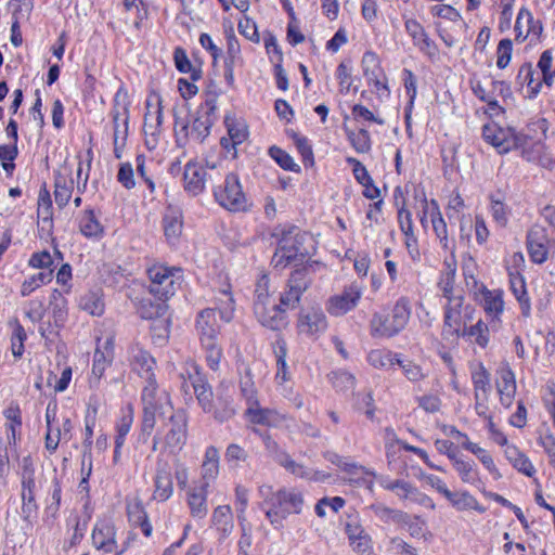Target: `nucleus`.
I'll return each instance as SVG.
<instances>
[{"mask_svg": "<svg viewBox=\"0 0 555 555\" xmlns=\"http://www.w3.org/2000/svg\"><path fill=\"white\" fill-rule=\"evenodd\" d=\"M309 257L306 263H309ZM312 282L310 266L306 264L295 269L284 293L280 296V304H262V313L258 311V305H254V313L260 324L273 331H279L286 324V309L297 308L301 301L309 302L305 293Z\"/></svg>", "mask_w": 555, "mask_h": 555, "instance_id": "f257e3e1", "label": "nucleus"}, {"mask_svg": "<svg viewBox=\"0 0 555 555\" xmlns=\"http://www.w3.org/2000/svg\"><path fill=\"white\" fill-rule=\"evenodd\" d=\"M218 96V92L209 93L208 99L196 109L191 122L175 114V137L178 145L184 146L189 142L203 143L206 140L217 120Z\"/></svg>", "mask_w": 555, "mask_h": 555, "instance_id": "f03ea898", "label": "nucleus"}, {"mask_svg": "<svg viewBox=\"0 0 555 555\" xmlns=\"http://www.w3.org/2000/svg\"><path fill=\"white\" fill-rule=\"evenodd\" d=\"M141 400L143 416L140 438L146 442L155 428L156 417H165L173 411V408L169 393L166 390H159L156 380L146 382L142 389Z\"/></svg>", "mask_w": 555, "mask_h": 555, "instance_id": "7ed1b4c3", "label": "nucleus"}, {"mask_svg": "<svg viewBox=\"0 0 555 555\" xmlns=\"http://www.w3.org/2000/svg\"><path fill=\"white\" fill-rule=\"evenodd\" d=\"M259 492L263 499L261 507L274 526L281 525L289 514H298L301 511L304 499L301 493L295 490L280 489L274 492L270 486H262Z\"/></svg>", "mask_w": 555, "mask_h": 555, "instance_id": "20e7f679", "label": "nucleus"}, {"mask_svg": "<svg viewBox=\"0 0 555 555\" xmlns=\"http://www.w3.org/2000/svg\"><path fill=\"white\" fill-rule=\"evenodd\" d=\"M273 236L278 237V247L272 257L274 268H285L287 264L304 261L306 250L302 247L300 231L297 227L276 228Z\"/></svg>", "mask_w": 555, "mask_h": 555, "instance_id": "39448f33", "label": "nucleus"}, {"mask_svg": "<svg viewBox=\"0 0 555 555\" xmlns=\"http://www.w3.org/2000/svg\"><path fill=\"white\" fill-rule=\"evenodd\" d=\"M410 317V300L405 297H401L395 304L390 314H373L370 322L371 334L374 337H392L406 326Z\"/></svg>", "mask_w": 555, "mask_h": 555, "instance_id": "423d86ee", "label": "nucleus"}, {"mask_svg": "<svg viewBox=\"0 0 555 555\" xmlns=\"http://www.w3.org/2000/svg\"><path fill=\"white\" fill-rule=\"evenodd\" d=\"M17 474L21 479V514L24 521L31 524L37 517L38 504L36 502V467L30 455H26L21 460Z\"/></svg>", "mask_w": 555, "mask_h": 555, "instance_id": "0eeeda50", "label": "nucleus"}, {"mask_svg": "<svg viewBox=\"0 0 555 555\" xmlns=\"http://www.w3.org/2000/svg\"><path fill=\"white\" fill-rule=\"evenodd\" d=\"M158 428L163 436V451L169 454H178L186 443L188 417L184 411H172Z\"/></svg>", "mask_w": 555, "mask_h": 555, "instance_id": "6e6552de", "label": "nucleus"}, {"mask_svg": "<svg viewBox=\"0 0 555 555\" xmlns=\"http://www.w3.org/2000/svg\"><path fill=\"white\" fill-rule=\"evenodd\" d=\"M180 269L168 268L162 264H155L147 270L150 279V293L157 299H169L172 297L180 283Z\"/></svg>", "mask_w": 555, "mask_h": 555, "instance_id": "1a4fd4ad", "label": "nucleus"}, {"mask_svg": "<svg viewBox=\"0 0 555 555\" xmlns=\"http://www.w3.org/2000/svg\"><path fill=\"white\" fill-rule=\"evenodd\" d=\"M216 202L230 211H244L247 208V198L243 192L238 177L230 172L224 181L214 189Z\"/></svg>", "mask_w": 555, "mask_h": 555, "instance_id": "9d476101", "label": "nucleus"}, {"mask_svg": "<svg viewBox=\"0 0 555 555\" xmlns=\"http://www.w3.org/2000/svg\"><path fill=\"white\" fill-rule=\"evenodd\" d=\"M482 137L500 154H505L524 144V138L512 128H503L495 122L482 127Z\"/></svg>", "mask_w": 555, "mask_h": 555, "instance_id": "9b49d317", "label": "nucleus"}, {"mask_svg": "<svg viewBox=\"0 0 555 555\" xmlns=\"http://www.w3.org/2000/svg\"><path fill=\"white\" fill-rule=\"evenodd\" d=\"M379 483L385 490L393 492L401 501H409L433 511L436 508L431 498L404 479H390L387 476H380Z\"/></svg>", "mask_w": 555, "mask_h": 555, "instance_id": "f8f14e48", "label": "nucleus"}, {"mask_svg": "<svg viewBox=\"0 0 555 555\" xmlns=\"http://www.w3.org/2000/svg\"><path fill=\"white\" fill-rule=\"evenodd\" d=\"M130 104L127 90L120 87L114 95L109 113L113 119L114 139H127L128 137Z\"/></svg>", "mask_w": 555, "mask_h": 555, "instance_id": "ddd939ff", "label": "nucleus"}, {"mask_svg": "<svg viewBox=\"0 0 555 555\" xmlns=\"http://www.w3.org/2000/svg\"><path fill=\"white\" fill-rule=\"evenodd\" d=\"M552 247L546 229L533 225L527 234V249L532 262L542 264L547 258Z\"/></svg>", "mask_w": 555, "mask_h": 555, "instance_id": "4468645a", "label": "nucleus"}, {"mask_svg": "<svg viewBox=\"0 0 555 555\" xmlns=\"http://www.w3.org/2000/svg\"><path fill=\"white\" fill-rule=\"evenodd\" d=\"M426 214H429L430 216L434 232L437 238L439 240L441 247L444 250L450 251V257L454 256L455 242L454 240H450L448 236L447 223L442 218L438 203L435 199H431L430 203L425 202L424 216L421 218V222L423 225H425Z\"/></svg>", "mask_w": 555, "mask_h": 555, "instance_id": "2eb2a0df", "label": "nucleus"}, {"mask_svg": "<svg viewBox=\"0 0 555 555\" xmlns=\"http://www.w3.org/2000/svg\"><path fill=\"white\" fill-rule=\"evenodd\" d=\"M215 177L207 172L204 166L195 162H189L184 166L183 182L184 190L192 196L202 194L208 180L212 181Z\"/></svg>", "mask_w": 555, "mask_h": 555, "instance_id": "dca6fc26", "label": "nucleus"}, {"mask_svg": "<svg viewBox=\"0 0 555 555\" xmlns=\"http://www.w3.org/2000/svg\"><path fill=\"white\" fill-rule=\"evenodd\" d=\"M361 296V288L357 284H351L341 294L331 297L326 309L332 315H344L358 305Z\"/></svg>", "mask_w": 555, "mask_h": 555, "instance_id": "f3484780", "label": "nucleus"}, {"mask_svg": "<svg viewBox=\"0 0 555 555\" xmlns=\"http://www.w3.org/2000/svg\"><path fill=\"white\" fill-rule=\"evenodd\" d=\"M163 229L166 241L169 245L179 244L183 231V212L173 205H168L163 216Z\"/></svg>", "mask_w": 555, "mask_h": 555, "instance_id": "a211bd4d", "label": "nucleus"}, {"mask_svg": "<svg viewBox=\"0 0 555 555\" xmlns=\"http://www.w3.org/2000/svg\"><path fill=\"white\" fill-rule=\"evenodd\" d=\"M473 308L465 306L464 313L453 309H444V320L442 336L446 339L457 338L461 336L463 327L472 320Z\"/></svg>", "mask_w": 555, "mask_h": 555, "instance_id": "6ab92c4d", "label": "nucleus"}, {"mask_svg": "<svg viewBox=\"0 0 555 555\" xmlns=\"http://www.w3.org/2000/svg\"><path fill=\"white\" fill-rule=\"evenodd\" d=\"M172 493L173 482L170 467L167 462L158 460L154 477L153 499L159 502H165L170 499Z\"/></svg>", "mask_w": 555, "mask_h": 555, "instance_id": "aec40b11", "label": "nucleus"}, {"mask_svg": "<svg viewBox=\"0 0 555 555\" xmlns=\"http://www.w3.org/2000/svg\"><path fill=\"white\" fill-rule=\"evenodd\" d=\"M115 527L107 520H100L94 525L92 531V543L95 548L105 553H113L117 550Z\"/></svg>", "mask_w": 555, "mask_h": 555, "instance_id": "412c9836", "label": "nucleus"}, {"mask_svg": "<svg viewBox=\"0 0 555 555\" xmlns=\"http://www.w3.org/2000/svg\"><path fill=\"white\" fill-rule=\"evenodd\" d=\"M479 301L487 315L491 319L492 326L500 321V317L504 311L503 292L501 289H488L481 287L479 293Z\"/></svg>", "mask_w": 555, "mask_h": 555, "instance_id": "4be33fe9", "label": "nucleus"}, {"mask_svg": "<svg viewBox=\"0 0 555 555\" xmlns=\"http://www.w3.org/2000/svg\"><path fill=\"white\" fill-rule=\"evenodd\" d=\"M345 531L354 552L364 554L372 550V539L357 517H349L345 525Z\"/></svg>", "mask_w": 555, "mask_h": 555, "instance_id": "5701e85b", "label": "nucleus"}, {"mask_svg": "<svg viewBox=\"0 0 555 555\" xmlns=\"http://www.w3.org/2000/svg\"><path fill=\"white\" fill-rule=\"evenodd\" d=\"M404 28L412 38L414 46L417 47L421 52L428 56H435L437 54L435 42L428 37L424 27L416 20H406Z\"/></svg>", "mask_w": 555, "mask_h": 555, "instance_id": "b1692460", "label": "nucleus"}, {"mask_svg": "<svg viewBox=\"0 0 555 555\" xmlns=\"http://www.w3.org/2000/svg\"><path fill=\"white\" fill-rule=\"evenodd\" d=\"M196 330L201 341L218 339L220 326L214 308H206L196 317Z\"/></svg>", "mask_w": 555, "mask_h": 555, "instance_id": "393cba45", "label": "nucleus"}, {"mask_svg": "<svg viewBox=\"0 0 555 555\" xmlns=\"http://www.w3.org/2000/svg\"><path fill=\"white\" fill-rule=\"evenodd\" d=\"M495 387L501 404L508 409L513 404L516 393L515 374L511 369L506 367L499 371Z\"/></svg>", "mask_w": 555, "mask_h": 555, "instance_id": "a878e982", "label": "nucleus"}, {"mask_svg": "<svg viewBox=\"0 0 555 555\" xmlns=\"http://www.w3.org/2000/svg\"><path fill=\"white\" fill-rule=\"evenodd\" d=\"M131 365L132 369L145 379V382L155 380L154 369L155 359L146 350L134 346L131 348Z\"/></svg>", "mask_w": 555, "mask_h": 555, "instance_id": "bb28decb", "label": "nucleus"}, {"mask_svg": "<svg viewBox=\"0 0 555 555\" xmlns=\"http://www.w3.org/2000/svg\"><path fill=\"white\" fill-rule=\"evenodd\" d=\"M211 405L214 410L206 411V413H211L215 420L220 423L229 421L235 415L233 400L229 395L227 387L222 386L217 390V395Z\"/></svg>", "mask_w": 555, "mask_h": 555, "instance_id": "cd10ccee", "label": "nucleus"}, {"mask_svg": "<svg viewBox=\"0 0 555 555\" xmlns=\"http://www.w3.org/2000/svg\"><path fill=\"white\" fill-rule=\"evenodd\" d=\"M492 89L487 91L480 81H472V90L479 100L487 103L492 111L501 109L494 93L499 92L500 95L506 96L509 94V88L503 81H492Z\"/></svg>", "mask_w": 555, "mask_h": 555, "instance_id": "c85d7f7f", "label": "nucleus"}, {"mask_svg": "<svg viewBox=\"0 0 555 555\" xmlns=\"http://www.w3.org/2000/svg\"><path fill=\"white\" fill-rule=\"evenodd\" d=\"M398 221L400 224V229L405 236L404 243L408 253L413 260H416L420 257V250L417 247V238L413 230L412 214L410 212V210L405 209L404 207L400 208L398 210Z\"/></svg>", "mask_w": 555, "mask_h": 555, "instance_id": "c756f323", "label": "nucleus"}, {"mask_svg": "<svg viewBox=\"0 0 555 555\" xmlns=\"http://www.w3.org/2000/svg\"><path fill=\"white\" fill-rule=\"evenodd\" d=\"M78 227L80 233L87 238H101L104 235V227L92 208L79 212Z\"/></svg>", "mask_w": 555, "mask_h": 555, "instance_id": "7c9ffc66", "label": "nucleus"}, {"mask_svg": "<svg viewBox=\"0 0 555 555\" xmlns=\"http://www.w3.org/2000/svg\"><path fill=\"white\" fill-rule=\"evenodd\" d=\"M207 494L208 488L206 482L195 485L188 492V504L193 517L204 518L207 515Z\"/></svg>", "mask_w": 555, "mask_h": 555, "instance_id": "2f4dec72", "label": "nucleus"}, {"mask_svg": "<svg viewBox=\"0 0 555 555\" xmlns=\"http://www.w3.org/2000/svg\"><path fill=\"white\" fill-rule=\"evenodd\" d=\"M459 438H463L462 446L465 450L472 452L477 459L482 463V465L489 470V473L494 477V479H500L502 477L501 473L496 468L494 461L490 453L483 448L479 447L477 443L472 442L465 434H462L459 430H454Z\"/></svg>", "mask_w": 555, "mask_h": 555, "instance_id": "473e14b6", "label": "nucleus"}, {"mask_svg": "<svg viewBox=\"0 0 555 555\" xmlns=\"http://www.w3.org/2000/svg\"><path fill=\"white\" fill-rule=\"evenodd\" d=\"M73 425L69 418H64L62 424L57 423L47 429L46 449L52 454L56 451L61 439L70 440Z\"/></svg>", "mask_w": 555, "mask_h": 555, "instance_id": "72a5a7b5", "label": "nucleus"}, {"mask_svg": "<svg viewBox=\"0 0 555 555\" xmlns=\"http://www.w3.org/2000/svg\"><path fill=\"white\" fill-rule=\"evenodd\" d=\"M511 289L519 302L521 314L528 318L531 312L530 298L527 294L525 278L518 272H509Z\"/></svg>", "mask_w": 555, "mask_h": 555, "instance_id": "f704fd0d", "label": "nucleus"}, {"mask_svg": "<svg viewBox=\"0 0 555 555\" xmlns=\"http://www.w3.org/2000/svg\"><path fill=\"white\" fill-rule=\"evenodd\" d=\"M246 415L248 420L258 425L278 426L284 421V415L272 409H262L258 403L257 406L247 408Z\"/></svg>", "mask_w": 555, "mask_h": 555, "instance_id": "c9c22d12", "label": "nucleus"}, {"mask_svg": "<svg viewBox=\"0 0 555 555\" xmlns=\"http://www.w3.org/2000/svg\"><path fill=\"white\" fill-rule=\"evenodd\" d=\"M219 474V450L210 446L206 449L204 461L201 467V482H206L207 488L210 485L211 480H215L218 477Z\"/></svg>", "mask_w": 555, "mask_h": 555, "instance_id": "e433bc0d", "label": "nucleus"}, {"mask_svg": "<svg viewBox=\"0 0 555 555\" xmlns=\"http://www.w3.org/2000/svg\"><path fill=\"white\" fill-rule=\"evenodd\" d=\"M215 311L218 310L220 319L229 323L234 318L235 301L230 289V285L220 289L215 296Z\"/></svg>", "mask_w": 555, "mask_h": 555, "instance_id": "4c0bfd02", "label": "nucleus"}, {"mask_svg": "<svg viewBox=\"0 0 555 555\" xmlns=\"http://www.w3.org/2000/svg\"><path fill=\"white\" fill-rule=\"evenodd\" d=\"M444 498L452 504V506L455 509H457L460 512L469 511V509H474L478 513L486 512V508L479 504L477 499L467 491H462V492L449 491Z\"/></svg>", "mask_w": 555, "mask_h": 555, "instance_id": "58836bf2", "label": "nucleus"}, {"mask_svg": "<svg viewBox=\"0 0 555 555\" xmlns=\"http://www.w3.org/2000/svg\"><path fill=\"white\" fill-rule=\"evenodd\" d=\"M192 386L203 411L206 413V411L214 410L211 403L216 396L208 383L198 373L192 378Z\"/></svg>", "mask_w": 555, "mask_h": 555, "instance_id": "ea45409f", "label": "nucleus"}, {"mask_svg": "<svg viewBox=\"0 0 555 555\" xmlns=\"http://www.w3.org/2000/svg\"><path fill=\"white\" fill-rule=\"evenodd\" d=\"M167 300L168 299H157L154 301L151 298H142L138 305V313L145 320L160 318L165 315L168 310Z\"/></svg>", "mask_w": 555, "mask_h": 555, "instance_id": "a19ab883", "label": "nucleus"}, {"mask_svg": "<svg viewBox=\"0 0 555 555\" xmlns=\"http://www.w3.org/2000/svg\"><path fill=\"white\" fill-rule=\"evenodd\" d=\"M472 382L474 386V397H478L479 395L490 396V373L482 363H478L473 367Z\"/></svg>", "mask_w": 555, "mask_h": 555, "instance_id": "79ce46f5", "label": "nucleus"}, {"mask_svg": "<svg viewBox=\"0 0 555 555\" xmlns=\"http://www.w3.org/2000/svg\"><path fill=\"white\" fill-rule=\"evenodd\" d=\"M173 62L178 72L182 74H190L193 81H197L202 77V69L192 65L186 51L181 47H176L173 50Z\"/></svg>", "mask_w": 555, "mask_h": 555, "instance_id": "37998d69", "label": "nucleus"}, {"mask_svg": "<svg viewBox=\"0 0 555 555\" xmlns=\"http://www.w3.org/2000/svg\"><path fill=\"white\" fill-rule=\"evenodd\" d=\"M212 524L223 537H228L233 530V515L229 505H220L212 513Z\"/></svg>", "mask_w": 555, "mask_h": 555, "instance_id": "c03bdc74", "label": "nucleus"}, {"mask_svg": "<svg viewBox=\"0 0 555 555\" xmlns=\"http://www.w3.org/2000/svg\"><path fill=\"white\" fill-rule=\"evenodd\" d=\"M452 464L464 483L475 485L479 480V472L473 461L457 456L453 459Z\"/></svg>", "mask_w": 555, "mask_h": 555, "instance_id": "a18cd8bd", "label": "nucleus"}, {"mask_svg": "<svg viewBox=\"0 0 555 555\" xmlns=\"http://www.w3.org/2000/svg\"><path fill=\"white\" fill-rule=\"evenodd\" d=\"M505 455L518 472L525 474L528 477H531L535 473V469L530 460L516 447H507L505 450Z\"/></svg>", "mask_w": 555, "mask_h": 555, "instance_id": "49530a36", "label": "nucleus"}, {"mask_svg": "<svg viewBox=\"0 0 555 555\" xmlns=\"http://www.w3.org/2000/svg\"><path fill=\"white\" fill-rule=\"evenodd\" d=\"M3 415L7 418V438L9 443L16 441V434L22 427V413L17 404L9 405L4 411Z\"/></svg>", "mask_w": 555, "mask_h": 555, "instance_id": "de8ad7c7", "label": "nucleus"}, {"mask_svg": "<svg viewBox=\"0 0 555 555\" xmlns=\"http://www.w3.org/2000/svg\"><path fill=\"white\" fill-rule=\"evenodd\" d=\"M74 181L73 179L67 180L65 177L59 175L54 181V198L55 203L60 208H64L73 194Z\"/></svg>", "mask_w": 555, "mask_h": 555, "instance_id": "09e8293b", "label": "nucleus"}, {"mask_svg": "<svg viewBox=\"0 0 555 555\" xmlns=\"http://www.w3.org/2000/svg\"><path fill=\"white\" fill-rule=\"evenodd\" d=\"M398 354L389 350L374 349L367 354V362L375 369L388 370L397 364Z\"/></svg>", "mask_w": 555, "mask_h": 555, "instance_id": "8fccbe9b", "label": "nucleus"}, {"mask_svg": "<svg viewBox=\"0 0 555 555\" xmlns=\"http://www.w3.org/2000/svg\"><path fill=\"white\" fill-rule=\"evenodd\" d=\"M224 126L227 128L229 140L234 141V144H242L248 138V129L244 121H240L230 115L224 117Z\"/></svg>", "mask_w": 555, "mask_h": 555, "instance_id": "3c124183", "label": "nucleus"}, {"mask_svg": "<svg viewBox=\"0 0 555 555\" xmlns=\"http://www.w3.org/2000/svg\"><path fill=\"white\" fill-rule=\"evenodd\" d=\"M272 293L270 291V279L267 274H262L257 283L255 288V299L254 305H258L259 313H262V304H271L275 300L272 298Z\"/></svg>", "mask_w": 555, "mask_h": 555, "instance_id": "603ef678", "label": "nucleus"}, {"mask_svg": "<svg viewBox=\"0 0 555 555\" xmlns=\"http://www.w3.org/2000/svg\"><path fill=\"white\" fill-rule=\"evenodd\" d=\"M66 299L57 292L54 291L53 300L51 301V317L53 320V326L55 328H61L64 326V323L67 318V308H66Z\"/></svg>", "mask_w": 555, "mask_h": 555, "instance_id": "864d4df0", "label": "nucleus"}, {"mask_svg": "<svg viewBox=\"0 0 555 555\" xmlns=\"http://www.w3.org/2000/svg\"><path fill=\"white\" fill-rule=\"evenodd\" d=\"M79 305L82 310L91 315L100 317L104 312V301L96 292H89L81 296Z\"/></svg>", "mask_w": 555, "mask_h": 555, "instance_id": "5fc2aeb1", "label": "nucleus"}, {"mask_svg": "<svg viewBox=\"0 0 555 555\" xmlns=\"http://www.w3.org/2000/svg\"><path fill=\"white\" fill-rule=\"evenodd\" d=\"M53 271L47 270L39 272L37 274L31 275L26 279L21 287V295L23 297L29 296L34 291H36L41 285L48 284L52 281Z\"/></svg>", "mask_w": 555, "mask_h": 555, "instance_id": "6e6d98bb", "label": "nucleus"}, {"mask_svg": "<svg viewBox=\"0 0 555 555\" xmlns=\"http://www.w3.org/2000/svg\"><path fill=\"white\" fill-rule=\"evenodd\" d=\"M345 500L340 496L323 498L314 506V512L320 517L337 514L345 505Z\"/></svg>", "mask_w": 555, "mask_h": 555, "instance_id": "4d7b16f0", "label": "nucleus"}, {"mask_svg": "<svg viewBox=\"0 0 555 555\" xmlns=\"http://www.w3.org/2000/svg\"><path fill=\"white\" fill-rule=\"evenodd\" d=\"M201 345L205 350L208 366L214 371L218 370L223 357L222 348L219 345L218 339L201 341Z\"/></svg>", "mask_w": 555, "mask_h": 555, "instance_id": "13d9d810", "label": "nucleus"}, {"mask_svg": "<svg viewBox=\"0 0 555 555\" xmlns=\"http://www.w3.org/2000/svg\"><path fill=\"white\" fill-rule=\"evenodd\" d=\"M286 135L293 140L306 165L312 166V152L308 138L294 129H286Z\"/></svg>", "mask_w": 555, "mask_h": 555, "instance_id": "bf43d9fd", "label": "nucleus"}, {"mask_svg": "<svg viewBox=\"0 0 555 555\" xmlns=\"http://www.w3.org/2000/svg\"><path fill=\"white\" fill-rule=\"evenodd\" d=\"M535 72L530 63H525L519 68L517 82L520 86H527L531 93L537 94L540 90L541 82L534 78Z\"/></svg>", "mask_w": 555, "mask_h": 555, "instance_id": "052dcab7", "label": "nucleus"}, {"mask_svg": "<svg viewBox=\"0 0 555 555\" xmlns=\"http://www.w3.org/2000/svg\"><path fill=\"white\" fill-rule=\"evenodd\" d=\"M489 327L488 325L479 320L475 325L469 326L468 328L463 327L461 336H468L469 338H474L476 344L480 347H486L489 343Z\"/></svg>", "mask_w": 555, "mask_h": 555, "instance_id": "680f3d73", "label": "nucleus"}, {"mask_svg": "<svg viewBox=\"0 0 555 555\" xmlns=\"http://www.w3.org/2000/svg\"><path fill=\"white\" fill-rule=\"evenodd\" d=\"M268 153L271 156V158L274 159L275 163L284 170H289L294 172L299 171V165H297L294 162L293 157L281 147L273 145L269 149Z\"/></svg>", "mask_w": 555, "mask_h": 555, "instance_id": "e2e57ef3", "label": "nucleus"}, {"mask_svg": "<svg viewBox=\"0 0 555 555\" xmlns=\"http://www.w3.org/2000/svg\"><path fill=\"white\" fill-rule=\"evenodd\" d=\"M446 269L441 273L438 286L440 291L454 288L455 286V274H456V259L455 256L446 258Z\"/></svg>", "mask_w": 555, "mask_h": 555, "instance_id": "0e129e2a", "label": "nucleus"}, {"mask_svg": "<svg viewBox=\"0 0 555 555\" xmlns=\"http://www.w3.org/2000/svg\"><path fill=\"white\" fill-rule=\"evenodd\" d=\"M348 139L351 145L358 153H366L371 150V138L365 129H359L358 131H347Z\"/></svg>", "mask_w": 555, "mask_h": 555, "instance_id": "69168bd1", "label": "nucleus"}, {"mask_svg": "<svg viewBox=\"0 0 555 555\" xmlns=\"http://www.w3.org/2000/svg\"><path fill=\"white\" fill-rule=\"evenodd\" d=\"M397 364L402 369L404 376L413 383L421 382L426 377L422 366L408 359L398 358Z\"/></svg>", "mask_w": 555, "mask_h": 555, "instance_id": "338daca9", "label": "nucleus"}, {"mask_svg": "<svg viewBox=\"0 0 555 555\" xmlns=\"http://www.w3.org/2000/svg\"><path fill=\"white\" fill-rule=\"evenodd\" d=\"M362 68L366 79L376 78V75H382L383 73L379 66L378 56L371 51H367L363 54Z\"/></svg>", "mask_w": 555, "mask_h": 555, "instance_id": "774afa93", "label": "nucleus"}]
</instances>
